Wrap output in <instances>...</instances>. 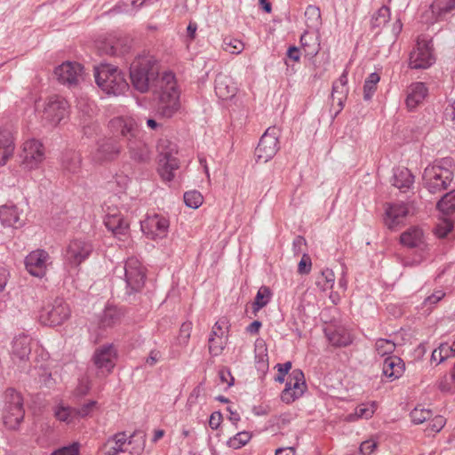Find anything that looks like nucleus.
<instances>
[{"mask_svg":"<svg viewBox=\"0 0 455 455\" xmlns=\"http://www.w3.org/2000/svg\"><path fill=\"white\" fill-rule=\"evenodd\" d=\"M169 220L164 216L154 214L148 216L142 222L141 228L150 239H162L165 237L169 230Z\"/></svg>","mask_w":455,"mask_h":455,"instance_id":"4468645a","label":"nucleus"},{"mask_svg":"<svg viewBox=\"0 0 455 455\" xmlns=\"http://www.w3.org/2000/svg\"><path fill=\"white\" fill-rule=\"evenodd\" d=\"M54 74L62 84L76 86L83 79V66L77 62L67 61L55 68Z\"/></svg>","mask_w":455,"mask_h":455,"instance_id":"ddd939ff","label":"nucleus"},{"mask_svg":"<svg viewBox=\"0 0 455 455\" xmlns=\"http://www.w3.org/2000/svg\"><path fill=\"white\" fill-rule=\"evenodd\" d=\"M455 9V0H435L431 4V11L435 20H442Z\"/></svg>","mask_w":455,"mask_h":455,"instance_id":"2f4dec72","label":"nucleus"},{"mask_svg":"<svg viewBox=\"0 0 455 455\" xmlns=\"http://www.w3.org/2000/svg\"><path fill=\"white\" fill-rule=\"evenodd\" d=\"M437 209L443 214H451L455 211V189L446 193L437 203Z\"/></svg>","mask_w":455,"mask_h":455,"instance_id":"4c0bfd02","label":"nucleus"},{"mask_svg":"<svg viewBox=\"0 0 455 455\" xmlns=\"http://www.w3.org/2000/svg\"><path fill=\"white\" fill-rule=\"evenodd\" d=\"M52 455H79V444L74 443L71 445L62 447L53 451Z\"/></svg>","mask_w":455,"mask_h":455,"instance_id":"5fc2aeb1","label":"nucleus"},{"mask_svg":"<svg viewBox=\"0 0 455 455\" xmlns=\"http://www.w3.org/2000/svg\"><path fill=\"white\" fill-rule=\"evenodd\" d=\"M307 388L304 373L299 369H294L289 375V379L283 390L281 399L286 403H291L299 398Z\"/></svg>","mask_w":455,"mask_h":455,"instance_id":"9b49d317","label":"nucleus"},{"mask_svg":"<svg viewBox=\"0 0 455 455\" xmlns=\"http://www.w3.org/2000/svg\"><path fill=\"white\" fill-rule=\"evenodd\" d=\"M0 221L4 226L15 228H20L24 223L20 218V212L15 205H4L0 207Z\"/></svg>","mask_w":455,"mask_h":455,"instance_id":"b1692460","label":"nucleus"},{"mask_svg":"<svg viewBox=\"0 0 455 455\" xmlns=\"http://www.w3.org/2000/svg\"><path fill=\"white\" fill-rule=\"evenodd\" d=\"M68 114V101L62 97L52 96L45 104L42 119L50 125H57Z\"/></svg>","mask_w":455,"mask_h":455,"instance_id":"1a4fd4ad","label":"nucleus"},{"mask_svg":"<svg viewBox=\"0 0 455 455\" xmlns=\"http://www.w3.org/2000/svg\"><path fill=\"white\" fill-rule=\"evenodd\" d=\"M279 130L275 126L267 128L255 150L258 161L267 163L275 156L279 150Z\"/></svg>","mask_w":455,"mask_h":455,"instance_id":"0eeeda50","label":"nucleus"},{"mask_svg":"<svg viewBox=\"0 0 455 455\" xmlns=\"http://www.w3.org/2000/svg\"><path fill=\"white\" fill-rule=\"evenodd\" d=\"M446 423L444 417L438 415L435 416L428 424L426 432L427 435H432L440 432Z\"/></svg>","mask_w":455,"mask_h":455,"instance_id":"3c124183","label":"nucleus"},{"mask_svg":"<svg viewBox=\"0 0 455 455\" xmlns=\"http://www.w3.org/2000/svg\"><path fill=\"white\" fill-rule=\"evenodd\" d=\"M63 172L69 174H76L81 171L82 157L74 150L65 151L60 159Z\"/></svg>","mask_w":455,"mask_h":455,"instance_id":"393cba45","label":"nucleus"},{"mask_svg":"<svg viewBox=\"0 0 455 455\" xmlns=\"http://www.w3.org/2000/svg\"><path fill=\"white\" fill-rule=\"evenodd\" d=\"M328 339L332 345L338 347H346L352 342L350 333L341 328L335 329L328 333Z\"/></svg>","mask_w":455,"mask_h":455,"instance_id":"f704fd0d","label":"nucleus"},{"mask_svg":"<svg viewBox=\"0 0 455 455\" xmlns=\"http://www.w3.org/2000/svg\"><path fill=\"white\" fill-rule=\"evenodd\" d=\"M377 408L375 402L362 403L355 409V412L347 415V419L349 421H354L358 419H370L374 414Z\"/></svg>","mask_w":455,"mask_h":455,"instance_id":"72a5a7b5","label":"nucleus"},{"mask_svg":"<svg viewBox=\"0 0 455 455\" xmlns=\"http://www.w3.org/2000/svg\"><path fill=\"white\" fill-rule=\"evenodd\" d=\"M222 48L231 54H239L243 52L244 45L243 42L238 39L226 37L223 40Z\"/></svg>","mask_w":455,"mask_h":455,"instance_id":"37998d69","label":"nucleus"},{"mask_svg":"<svg viewBox=\"0 0 455 455\" xmlns=\"http://www.w3.org/2000/svg\"><path fill=\"white\" fill-rule=\"evenodd\" d=\"M70 411L68 408L60 407L55 411L56 418L60 421H68Z\"/></svg>","mask_w":455,"mask_h":455,"instance_id":"774afa93","label":"nucleus"},{"mask_svg":"<svg viewBox=\"0 0 455 455\" xmlns=\"http://www.w3.org/2000/svg\"><path fill=\"white\" fill-rule=\"evenodd\" d=\"M301 47L307 56L314 57L320 50V44L314 34L306 31L300 36Z\"/></svg>","mask_w":455,"mask_h":455,"instance_id":"473e14b6","label":"nucleus"},{"mask_svg":"<svg viewBox=\"0 0 455 455\" xmlns=\"http://www.w3.org/2000/svg\"><path fill=\"white\" fill-rule=\"evenodd\" d=\"M130 86L124 79V74L116 68V96L129 91Z\"/></svg>","mask_w":455,"mask_h":455,"instance_id":"603ef678","label":"nucleus"},{"mask_svg":"<svg viewBox=\"0 0 455 455\" xmlns=\"http://www.w3.org/2000/svg\"><path fill=\"white\" fill-rule=\"evenodd\" d=\"M271 291L267 286H261L255 297L254 302L252 304V309L254 313H257L262 307H266L271 299Z\"/></svg>","mask_w":455,"mask_h":455,"instance_id":"e433bc0d","label":"nucleus"},{"mask_svg":"<svg viewBox=\"0 0 455 455\" xmlns=\"http://www.w3.org/2000/svg\"><path fill=\"white\" fill-rule=\"evenodd\" d=\"M132 437V435L127 437L125 433L116 434V448L134 449Z\"/></svg>","mask_w":455,"mask_h":455,"instance_id":"864d4df0","label":"nucleus"},{"mask_svg":"<svg viewBox=\"0 0 455 455\" xmlns=\"http://www.w3.org/2000/svg\"><path fill=\"white\" fill-rule=\"evenodd\" d=\"M311 259L310 257L304 253L300 261L299 262V265H298V272L299 274H308L311 270Z\"/></svg>","mask_w":455,"mask_h":455,"instance_id":"4d7b16f0","label":"nucleus"},{"mask_svg":"<svg viewBox=\"0 0 455 455\" xmlns=\"http://www.w3.org/2000/svg\"><path fill=\"white\" fill-rule=\"evenodd\" d=\"M395 349V344L387 339H379L375 343V350L380 356L391 355Z\"/></svg>","mask_w":455,"mask_h":455,"instance_id":"79ce46f5","label":"nucleus"},{"mask_svg":"<svg viewBox=\"0 0 455 455\" xmlns=\"http://www.w3.org/2000/svg\"><path fill=\"white\" fill-rule=\"evenodd\" d=\"M444 296H445V293L443 291H436L432 295L426 298L424 303L435 305L438 301H440Z\"/></svg>","mask_w":455,"mask_h":455,"instance_id":"69168bd1","label":"nucleus"},{"mask_svg":"<svg viewBox=\"0 0 455 455\" xmlns=\"http://www.w3.org/2000/svg\"><path fill=\"white\" fill-rule=\"evenodd\" d=\"M393 185L399 189L409 188L414 182V177L409 169L402 167L394 171Z\"/></svg>","mask_w":455,"mask_h":455,"instance_id":"7c9ffc66","label":"nucleus"},{"mask_svg":"<svg viewBox=\"0 0 455 455\" xmlns=\"http://www.w3.org/2000/svg\"><path fill=\"white\" fill-rule=\"evenodd\" d=\"M20 157L23 168L36 169L44 159V148L39 140H28L24 142Z\"/></svg>","mask_w":455,"mask_h":455,"instance_id":"6e6552de","label":"nucleus"},{"mask_svg":"<svg viewBox=\"0 0 455 455\" xmlns=\"http://www.w3.org/2000/svg\"><path fill=\"white\" fill-rule=\"evenodd\" d=\"M114 309L110 305H108L105 308L103 317L100 321V324L103 327H111L114 323Z\"/></svg>","mask_w":455,"mask_h":455,"instance_id":"6e6d98bb","label":"nucleus"},{"mask_svg":"<svg viewBox=\"0 0 455 455\" xmlns=\"http://www.w3.org/2000/svg\"><path fill=\"white\" fill-rule=\"evenodd\" d=\"M432 412L424 408H414L411 412V419L415 424H421L430 419Z\"/></svg>","mask_w":455,"mask_h":455,"instance_id":"de8ad7c7","label":"nucleus"},{"mask_svg":"<svg viewBox=\"0 0 455 455\" xmlns=\"http://www.w3.org/2000/svg\"><path fill=\"white\" fill-rule=\"evenodd\" d=\"M377 448V443L373 440H367L361 443L360 445V452L363 455H370L374 450Z\"/></svg>","mask_w":455,"mask_h":455,"instance_id":"bf43d9fd","label":"nucleus"},{"mask_svg":"<svg viewBox=\"0 0 455 455\" xmlns=\"http://www.w3.org/2000/svg\"><path fill=\"white\" fill-rule=\"evenodd\" d=\"M400 242L408 248H419L423 251L427 247L424 232L418 227H411L403 232L400 235Z\"/></svg>","mask_w":455,"mask_h":455,"instance_id":"a211bd4d","label":"nucleus"},{"mask_svg":"<svg viewBox=\"0 0 455 455\" xmlns=\"http://www.w3.org/2000/svg\"><path fill=\"white\" fill-rule=\"evenodd\" d=\"M96 403L94 401H91L89 403H86L84 404H83L78 410H77V414L80 416V417H86L87 415H89V413L92 411V410L93 409V407L95 406Z\"/></svg>","mask_w":455,"mask_h":455,"instance_id":"338daca9","label":"nucleus"},{"mask_svg":"<svg viewBox=\"0 0 455 455\" xmlns=\"http://www.w3.org/2000/svg\"><path fill=\"white\" fill-rule=\"evenodd\" d=\"M118 240L119 247H131L133 244V240L130 232V221L125 218L118 219L116 225V241Z\"/></svg>","mask_w":455,"mask_h":455,"instance_id":"c756f323","label":"nucleus"},{"mask_svg":"<svg viewBox=\"0 0 455 455\" xmlns=\"http://www.w3.org/2000/svg\"><path fill=\"white\" fill-rule=\"evenodd\" d=\"M70 316V308L61 298H56L44 306L39 314V321L48 326L62 324Z\"/></svg>","mask_w":455,"mask_h":455,"instance_id":"39448f33","label":"nucleus"},{"mask_svg":"<svg viewBox=\"0 0 455 455\" xmlns=\"http://www.w3.org/2000/svg\"><path fill=\"white\" fill-rule=\"evenodd\" d=\"M335 283V275L331 269L326 268L323 270L316 279V285L322 291L332 289Z\"/></svg>","mask_w":455,"mask_h":455,"instance_id":"58836bf2","label":"nucleus"},{"mask_svg":"<svg viewBox=\"0 0 455 455\" xmlns=\"http://www.w3.org/2000/svg\"><path fill=\"white\" fill-rule=\"evenodd\" d=\"M15 144L12 132L0 129V166L4 165L14 153Z\"/></svg>","mask_w":455,"mask_h":455,"instance_id":"5701e85b","label":"nucleus"},{"mask_svg":"<svg viewBox=\"0 0 455 455\" xmlns=\"http://www.w3.org/2000/svg\"><path fill=\"white\" fill-rule=\"evenodd\" d=\"M427 94V88L423 83H414L408 88L406 105L408 108L413 109L419 105Z\"/></svg>","mask_w":455,"mask_h":455,"instance_id":"c85d7f7f","label":"nucleus"},{"mask_svg":"<svg viewBox=\"0 0 455 455\" xmlns=\"http://www.w3.org/2000/svg\"><path fill=\"white\" fill-rule=\"evenodd\" d=\"M94 76L97 85L107 94L114 89V68L110 64L100 63L94 68Z\"/></svg>","mask_w":455,"mask_h":455,"instance_id":"dca6fc26","label":"nucleus"},{"mask_svg":"<svg viewBox=\"0 0 455 455\" xmlns=\"http://www.w3.org/2000/svg\"><path fill=\"white\" fill-rule=\"evenodd\" d=\"M452 347H449L447 343H442L435 348L431 355V360L436 362V364H440L447 358L451 357V350Z\"/></svg>","mask_w":455,"mask_h":455,"instance_id":"a19ab883","label":"nucleus"},{"mask_svg":"<svg viewBox=\"0 0 455 455\" xmlns=\"http://www.w3.org/2000/svg\"><path fill=\"white\" fill-rule=\"evenodd\" d=\"M159 163L161 177L164 180L171 181L174 177L173 172L179 168L178 159L172 156V152L161 151Z\"/></svg>","mask_w":455,"mask_h":455,"instance_id":"aec40b11","label":"nucleus"},{"mask_svg":"<svg viewBox=\"0 0 455 455\" xmlns=\"http://www.w3.org/2000/svg\"><path fill=\"white\" fill-rule=\"evenodd\" d=\"M30 352V338L28 336L21 334L13 339L12 346V355L13 358L24 361L28 358Z\"/></svg>","mask_w":455,"mask_h":455,"instance_id":"bb28decb","label":"nucleus"},{"mask_svg":"<svg viewBox=\"0 0 455 455\" xmlns=\"http://www.w3.org/2000/svg\"><path fill=\"white\" fill-rule=\"evenodd\" d=\"M114 152L112 138H103L98 140L95 151L92 153V160L96 164L111 161Z\"/></svg>","mask_w":455,"mask_h":455,"instance_id":"6ab92c4d","label":"nucleus"},{"mask_svg":"<svg viewBox=\"0 0 455 455\" xmlns=\"http://www.w3.org/2000/svg\"><path fill=\"white\" fill-rule=\"evenodd\" d=\"M92 251V245L84 240L74 239L67 247L65 253L66 262L74 267L84 262Z\"/></svg>","mask_w":455,"mask_h":455,"instance_id":"f8f14e48","label":"nucleus"},{"mask_svg":"<svg viewBox=\"0 0 455 455\" xmlns=\"http://www.w3.org/2000/svg\"><path fill=\"white\" fill-rule=\"evenodd\" d=\"M126 295L141 291L145 285L146 269L137 258H128L124 266Z\"/></svg>","mask_w":455,"mask_h":455,"instance_id":"423d86ee","label":"nucleus"},{"mask_svg":"<svg viewBox=\"0 0 455 455\" xmlns=\"http://www.w3.org/2000/svg\"><path fill=\"white\" fill-rule=\"evenodd\" d=\"M6 403L3 414L4 426L11 429H17L22 422L25 415L23 399L20 393L13 388L6 390Z\"/></svg>","mask_w":455,"mask_h":455,"instance_id":"20e7f679","label":"nucleus"},{"mask_svg":"<svg viewBox=\"0 0 455 455\" xmlns=\"http://www.w3.org/2000/svg\"><path fill=\"white\" fill-rule=\"evenodd\" d=\"M130 78L140 92L152 91L156 100V112L162 117L171 118L180 109L175 75L170 71L159 75V64L153 55L145 52L139 54L131 64Z\"/></svg>","mask_w":455,"mask_h":455,"instance_id":"f257e3e1","label":"nucleus"},{"mask_svg":"<svg viewBox=\"0 0 455 455\" xmlns=\"http://www.w3.org/2000/svg\"><path fill=\"white\" fill-rule=\"evenodd\" d=\"M448 160L435 163L425 168L423 186L429 193L436 194L448 188L453 179V172L446 166Z\"/></svg>","mask_w":455,"mask_h":455,"instance_id":"7ed1b4c3","label":"nucleus"},{"mask_svg":"<svg viewBox=\"0 0 455 455\" xmlns=\"http://www.w3.org/2000/svg\"><path fill=\"white\" fill-rule=\"evenodd\" d=\"M220 379L222 383H226L228 387L234 385V377L228 369L223 368L219 371Z\"/></svg>","mask_w":455,"mask_h":455,"instance_id":"680f3d73","label":"nucleus"},{"mask_svg":"<svg viewBox=\"0 0 455 455\" xmlns=\"http://www.w3.org/2000/svg\"><path fill=\"white\" fill-rule=\"evenodd\" d=\"M146 0H121L122 5L116 6L118 12H128L127 7L132 6L134 9L140 7Z\"/></svg>","mask_w":455,"mask_h":455,"instance_id":"13d9d810","label":"nucleus"},{"mask_svg":"<svg viewBox=\"0 0 455 455\" xmlns=\"http://www.w3.org/2000/svg\"><path fill=\"white\" fill-rule=\"evenodd\" d=\"M204 198L200 192L193 190L184 194V202L187 206L197 209L203 204Z\"/></svg>","mask_w":455,"mask_h":455,"instance_id":"c03bdc74","label":"nucleus"},{"mask_svg":"<svg viewBox=\"0 0 455 455\" xmlns=\"http://www.w3.org/2000/svg\"><path fill=\"white\" fill-rule=\"evenodd\" d=\"M226 344L224 337H210L209 338V352L212 355L217 356L221 354Z\"/></svg>","mask_w":455,"mask_h":455,"instance_id":"49530a36","label":"nucleus"},{"mask_svg":"<svg viewBox=\"0 0 455 455\" xmlns=\"http://www.w3.org/2000/svg\"><path fill=\"white\" fill-rule=\"evenodd\" d=\"M434 62L431 41L419 37L417 47L410 54V67L415 69L427 68Z\"/></svg>","mask_w":455,"mask_h":455,"instance_id":"9d476101","label":"nucleus"},{"mask_svg":"<svg viewBox=\"0 0 455 455\" xmlns=\"http://www.w3.org/2000/svg\"><path fill=\"white\" fill-rule=\"evenodd\" d=\"M251 439V435L248 432H240L237 433L233 438H231L228 442L229 446L234 449H239L242 446L245 445Z\"/></svg>","mask_w":455,"mask_h":455,"instance_id":"8fccbe9b","label":"nucleus"},{"mask_svg":"<svg viewBox=\"0 0 455 455\" xmlns=\"http://www.w3.org/2000/svg\"><path fill=\"white\" fill-rule=\"evenodd\" d=\"M379 76L373 72L371 73L364 82L363 85V99L369 100L371 99L373 93L376 91L377 84L379 82Z\"/></svg>","mask_w":455,"mask_h":455,"instance_id":"ea45409f","label":"nucleus"},{"mask_svg":"<svg viewBox=\"0 0 455 455\" xmlns=\"http://www.w3.org/2000/svg\"><path fill=\"white\" fill-rule=\"evenodd\" d=\"M221 421V413L220 411H214L210 416L209 426L211 427L212 429L215 430L220 426Z\"/></svg>","mask_w":455,"mask_h":455,"instance_id":"e2e57ef3","label":"nucleus"},{"mask_svg":"<svg viewBox=\"0 0 455 455\" xmlns=\"http://www.w3.org/2000/svg\"><path fill=\"white\" fill-rule=\"evenodd\" d=\"M49 260V253L44 250L38 249L31 251L25 258V267L30 275L42 278L46 274Z\"/></svg>","mask_w":455,"mask_h":455,"instance_id":"2eb2a0df","label":"nucleus"},{"mask_svg":"<svg viewBox=\"0 0 455 455\" xmlns=\"http://www.w3.org/2000/svg\"><path fill=\"white\" fill-rule=\"evenodd\" d=\"M103 210L106 212V216L104 218V225L106 228L114 234V215L109 212L110 206H108L107 204H104Z\"/></svg>","mask_w":455,"mask_h":455,"instance_id":"052dcab7","label":"nucleus"},{"mask_svg":"<svg viewBox=\"0 0 455 455\" xmlns=\"http://www.w3.org/2000/svg\"><path fill=\"white\" fill-rule=\"evenodd\" d=\"M404 371V363L398 356H388L384 360L382 372L390 380L402 376Z\"/></svg>","mask_w":455,"mask_h":455,"instance_id":"cd10ccee","label":"nucleus"},{"mask_svg":"<svg viewBox=\"0 0 455 455\" xmlns=\"http://www.w3.org/2000/svg\"><path fill=\"white\" fill-rule=\"evenodd\" d=\"M113 358L114 347L112 344L100 347L95 351L93 355L95 365L100 369H105L108 372H110L114 367Z\"/></svg>","mask_w":455,"mask_h":455,"instance_id":"4be33fe9","label":"nucleus"},{"mask_svg":"<svg viewBox=\"0 0 455 455\" xmlns=\"http://www.w3.org/2000/svg\"><path fill=\"white\" fill-rule=\"evenodd\" d=\"M116 129L119 130L120 136L126 140L133 159L144 162L149 158V149L142 140L138 139L140 130L132 117L116 118Z\"/></svg>","mask_w":455,"mask_h":455,"instance_id":"f03ea898","label":"nucleus"},{"mask_svg":"<svg viewBox=\"0 0 455 455\" xmlns=\"http://www.w3.org/2000/svg\"><path fill=\"white\" fill-rule=\"evenodd\" d=\"M132 38L130 36L118 37L116 41V52L118 50L123 56L128 54L132 47Z\"/></svg>","mask_w":455,"mask_h":455,"instance_id":"09e8293b","label":"nucleus"},{"mask_svg":"<svg viewBox=\"0 0 455 455\" xmlns=\"http://www.w3.org/2000/svg\"><path fill=\"white\" fill-rule=\"evenodd\" d=\"M307 26L309 28L318 29L322 24L320 8L315 5H309L305 12Z\"/></svg>","mask_w":455,"mask_h":455,"instance_id":"c9c22d12","label":"nucleus"},{"mask_svg":"<svg viewBox=\"0 0 455 455\" xmlns=\"http://www.w3.org/2000/svg\"><path fill=\"white\" fill-rule=\"evenodd\" d=\"M348 93L347 87V71L344 70L339 78L332 84L331 99L333 102H337L340 109Z\"/></svg>","mask_w":455,"mask_h":455,"instance_id":"a878e982","label":"nucleus"},{"mask_svg":"<svg viewBox=\"0 0 455 455\" xmlns=\"http://www.w3.org/2000/svg\"><path fill=\"white\" fill-rule=\"evenodd\" d=\"M452 229V225L450 222H444L443 225H439L435 228V234L438 237H445L449 232Z\"/></svg>","mask_w":455,"mask_h":455,"instance_id":"0e129e2a","label":"nucleus"},{"mask_svg":"<svg viewBox=\"0 0 455 455\" xmlns=\"http://www.w3.org/2000/svg\"><path fill=\"white\" fill-rule=\"evenodd\" d=\"M408 207L405 204H392L386 208L385 224L388 228H393L398 225L402 220L408 214Z\"/></svg>","mask_w":455,"mask_h":455,"instance_id":"412c9836","label":"nucleus"},{"mask_svg":"<svg viewBox=\"0 0 455 455\" xmlns=\"http://www.w3.org/2000/svg\"><path fill=\"white\" fill-rule=\"evenodd\" d=\"M237 92V87L233 78L223 74H219L215 79V92L216 95L227 100L232 99Z\"/></svg>","mask_w":455,"mask_h":455,"instance_id":"f3484780","label":"nucleus"},{"mask_svg":"<svg viewBox=\"0 0 455 455\" xmlns=\"http://www.w3.org/2000/svg\"><path fill=\"white\" fill-rule=\"evenodd\" d=\"M390 12L389 8L382 6L379 11L372 16L371 25L374 28H379L384 26L389 20Z\"/></svg>","mask_w":455,"mask_h":455,"instance_id":"a18cd8bd","label":"nucleus"}]
</instances>
